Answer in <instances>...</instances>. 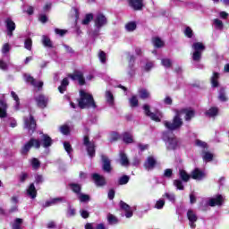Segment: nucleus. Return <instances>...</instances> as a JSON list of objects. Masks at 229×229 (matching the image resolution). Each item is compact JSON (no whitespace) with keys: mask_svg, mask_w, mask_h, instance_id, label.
<instances>
[{"mask_svg":"<svg viewBox=\"0 0 229 229\" xmlns=\"http://www.w3.org/2000/svg\"><path fill=\"white\" fill-rule=\"evenodd\" d=\"M175 115L174 116L172 122L164 121L163 124L170 131H174L175 130H180L181 126H183V121L182 120V114H185V121H192L193 117L196 116V111L191 108H182L174 110Z\"/></svg>","mask_w":229,"mask_h":229,"instance_id":"nucleus-1","label":"nucleus"},{"mask_svg":"<svg viewBox=\"0 0 229 229\" xmlns=\"http://www.w3.org/2000/svg\"><path fill=\"white\" fill-rule=\"evenodd\" d=\"M40 146L45 148V149L51 148L53 146V139L49 135L44 133H42L41 140L31 138L27 143L24 144V146L21 147L20 153L21 155L26 156L30 153L32 148L40 149Z\"/></svg>","mask_w":229,"mask_h":229,"instance_id":"nucleus-2","label":"nucleus"},{"mask_svg":"<svg viewBox=\"0 0 229 229\" xmlns=\"http://www.w3.org/2000/svg\"><path fill=\"white\" fill-rule=\"evenodd\" d=\"M78 106L81 110H85V108H98L94 97L90 93L81 89L80 98L78 99Z\"/></svg>","mask_w":229,"mask_h":229,"instance_id":"nucleus-3","label":"nucleus"},{"mask_svg":"<svg viewBox=\"0 0 229 229\" xmlns=\"http://www.w3.org/2000/svg\"><path fill=\"white\" fill-rule=\"evenodd\" d=\"M193 49V54L191 55V58L193 62L199 63L201 62V57L203 56V51H205L206 47L202 42H195L191 46Z\"/></svg>","mask_w":229,"mask_h":229,"instance_id":"nucleus-4","label":"nucleus"},{"mask_svg":"<svg viewBox=\"0 0 229 229\" xmlns=\"http://www.w3.org/2000/svg\"><path fill=\"white\" fill-rule=\"evenodd\" d=\"M82 144L86 148L89 157L94 158V157H96V141L90 140L89 135H84Z\"/></svg>","mask_w":229,"mask_h":229,"instance_id":"nucleus-5","label":"nucleus"},{"mask_svg":"<svg viewBox=\"0 0 229 229\" xmlns=\"http://www.w3.org/2000/svg\"><path fill=\"white\" fill-rule=\"evenodd\" d=\"M67 76L72 81H78L81 87H83V85L87 84V81H85V75L83 74V72L80 70H75L72 73H68Z\"/></svg>","mask_w":229,"mask_h":229,"instance_id":"nucleus-6","label":"nucleus"},{"mask_svg":"<svg viewBox=\"0 0 229 229\" xmlns=\"http://www.w3.org/2000/svg\"><path fill=\"white\" fill-rule=\"evenodd\" d=\"M24 128L28 130L30 135H33V133H35V131H37V121L35 120L33 114H30L29 118H24Z\"/></svg>","mask_w":229,"mask_h":229,"instance_id":"nucleus-7","label":"nucleus"},{"mask_svg":"<svg viewBox=\"0 0 229 229\" xmlns=\"http://www.w3.org/2000/svg\"><path fill=\"white\" fill-rule=\"evenodd\" d=\"M101 161H102V171L104 173H112L113 167H112V160H110V157L108 156L101 155L100 156Z\"/></svg>","mask_w":229,"mask_h":229,"instance_id":"nucleus-8","label":"nucleus"},{"mask_svg":"<svg viewBox=\"0 0 229 229\" xmlns=\"http://www.w3.org/2000/svg\"><path fill=\"white\" fill-rule=\"evenodd\" d=\"M95 28H97V30H99L101 28H103V26H106V24H108V19H106V16H105V14L103 13H98L97 14L95 20Z\"/></svg>","mask_w":229,"mask_h":229,"instance_id":"nucleus-9","label":"nucleus"},{"mask_svg":"<svg viewBox=\"0 0 229 229\" xmlns=\"http://www.w3.org/2000/svg\"><path fill=\"white\" fill-rule=\"evenodd\" d=\"M128 4L134 12H140L144 8V0H128Z\"/></svg>","mask_w":229,"mask_h":229,"instance_id":"nucleus-10","label":"nucleus"},{"mask_svg":"<svg viewBox=\"0 0 229 229\" xmlns=\"http://www.w3.org/2000/svg\"><path fill=\"white\" fill-rule=\"evenodd\" d=\"M5 28L7 30V36L13 37V30L17 26L15 25V21L12 20V18H6L5 21Z\"/></svg>","mask_w":229,"mask_h":229,"instance_id":"nucleus-11","label":"nucleus"},{"mask_svg":"<svg viewBox=\"0 0 229 229\" xmlns=\"http://www.w3.org/2000/svg\"><path fill=\"white\" fill-rule=\"evenodd\" d=\"M25 81L27 83H30L32 87H36L38 90H40L42 87H44V82L42 81L37 82V80H35V78H33V76L30 74H25Z\"/></svg>","mask_w":229,"mask_h":229,"instance_id":"nucleus-12","label":"nucleus"},{"mask_svg":"<svg viewBox=\"0 0 229 229\" xmlns=\"http://www.w3.org/2000/svg\"><path fill=\"white\" fill-rule=\"evenodd\" d=\"M143 110H144L145 114L147 115V117H150V119L152 121H155L156 123H160V121H161L160 117H158V115H157L155 113H151L149 105L145 104L143 106Z\"/></svg>","mask_w":229,"mask_h":229,"instance_id":"nucleus-13","label":"nucleus"},{"mask_svg":"<svg viewBox=\"0 0 229 229\" xmlns=\"http://www.w3.org/2000/svg\"><path fill=\"white\" fill-rule=\"evenodd\" d=\"M35 101H36L37 106H38V108L44 109L47 106L48 99L43 94H40L38 97H36Z\"/></svg>","mask_w":229,"mask_h":229,"instance_id":"nucleus-14","label":"nucleus"},{"mask_svg":"<svg viewBox=\"0 0 229 229\" xmlns=\"http://www.w3.org/2000/svg\"><path fill=\"white\" fill-rule=\"evenodd\" d=\"M144 167L148 171L155 169V167H157V159L152 156L148 157L147 160L144 162Z\"/></svg>","mask_w":229,"mask_h":229,"instance_id":"nucleus-15","label":"nucleus"},{"mask_svg":"<svg viewBox=\"0 0 229 229\" xmlns=\"http://www.w3.org/2000/svg\"><path fill=\"white\" fill-rule=\"evenodd\" d=\"M92 180L95 182L98 187L106 185V180L103 177V175H99V174H93Z\"/></svg>","mask_w":229,"mask_h":229,"instance_id":"nucleus-16","label":"nucleus"},{"mask_svg":"<svg viewBox=\"0 0 229 229\" xmlns=\"http://www.w3.org/2000/svg\"><path fill=\"white\" fill-rule=\"evenodd\" d=\"M206 176H207V174H205V172L201 171L199 168H195L191 172V178H192V180L201 181L204 178H206Z\"/></svg>","mask_w":229,"mask_h":229,"instance_id":"nucleus-17","label":"nucleus"},{"mask_svg":"<svg viewBox=\"0 0 229 229\" xmlns=\"http://www.w3.org/2000/svg\"><path fill=\"white\" fill-rule=\"evenodd\" d=\"M120 208H122V210H124L125 217H131L133 216V211H131V208L130 207V205L126 204V202L121 200Z\"/></svg>","mask_w":229,"mask_h":229,"instance_id":"nucleus-18","label":"nucleus"},{"mask_svg":"<svg viewBox=\"0 0 229 229\" xmlns=\"http://www.w3.org/2000/svg\"><path fill=\"white\" fill-rule=\"evenodd\" d=\"M209 207H221L223 205V195H216V198H212L208 202Z\"/></svg>","mask_w":229,"mask_h":229,"instance_id":"nucleus-19","label":"nucleus"},{"mask_svg":"<svg viewBox=\"0 0 229 229\" xmlns=\"http://www.w3.org/2000/svg\"><path fill=\"white\" fill-rule=\"evenodd\" d=\"M68 186L74 194H77V196H80V194H81V184L72 182L69 183Z\"/></svg>","mask_w":229,"mask_h":229,"instance_id":"nucleus-20","label":"nucleus"},{"mask_svg":"<svg viewBox=\"0 0 229 229\" xmlns=\"http://www.w3.org/2000/svg\"><path fill=\"white\" fill-rule=\"evenodd\" d=\"M27 194L30 196L32 199H35L37 198V188H35V183H30L28 190Z\"/></svg>","mask_w":229,"mask_h":229,"instance_id":"nucleus-21","label":"nucleus"},{"mask_svg":"<svg viewBox=\"0 0 229 229\" xmlns=\"http://www.w3.org/2000/svg\"><path fill=\"white\" fill-rule=\"evenodd\" d=\"M140 99H149L151 98V93L146 89H140L138 90Z\"/></svg>","mask_w":229,"mask_h":229,"instance_id":"nucleus-22","label":"nucleus"},{"mask_svg":"<svg viewBox=\"0 0 229 229\" xmlns=\"http://www.w3.org/2000/svg\"><path fill=\"white\" fill-rule=\"evenodd\" d=\"M124 144H133V136L131 133L125 131L122 134Z\"/></svg>","mask_w":229,"mask_h":229,"instance_id":"nucleus-23","label":"nucleus"},{"mask_svg":"<svg viewBox=\"0 0 229 229\" xmlns=\"http://www.w3.org/2000/svg\"><path fill=\"white\" fill-rule=\"evenodd\" d=\"M211 85L214 89L219 87V72H214L211 77Z\"/></svg>","mask_w":229,"mask_h":229,"instance_id":"nucleus-24","label":"nucleus"},{"mask_svg":"<svg viewBox=\"0 0 229 229\" xmlns=\"http://www.w3.org/2000/svg\"><path fill=\"white\" fill-rule=\"evenodd\" d=\"M120 164L124 167L130 165V159H128V156H126V153L124 152L120 153Z\"/></svg>","mask_w":229,"mask_h":229,"instance_id":"nucleus-25","label":"nucleus"},{"mask_svg":"<svg viewBox=\"0 0 229 229\" xmlns=\"http://www.w3.org/2000/svg\"><path fill=\"white\" fill-rule=\"evenodd\" d=\"M168 149H176L178 148V140L176 138H168Z\"/></svg>","mask_w":229,"mask_h":229,"instance_id":"nucleus-26","label":"nucleus"},{"mask_svg":"<svg viewBox=\"0 0 229 229\" xmlns=\"http://www.w3.org/2000/svg\"><path fill=\"white\" fill-rule=\"evenodd\" d=\"M218 99L222 103H226V101H228V97H226V89L225 88H220Z\"/></svg>","mask_w":229,"mask_h":229,"instance_id":"nucleus-27","label":"nucleus"},{"mask_svg":"<svg viewBox=\"0 0 229 229\" xmlns=\"http://www.w3.org/2000/svg\"><path fill=\"white\" fill-rule=\"evenodd\" d=\"M42 44L45 47H48L49 49H53V47H55L53 46V41H51V38L47 36L42 37Z\"/></svg>","mask_w":229,"mask_h":229,"instance_id":"nucleus-28","label":"nucleus"},{"mask_svg":"<svg viewBox=\"0 0 229 229\" xmlns=\"http://www.w3.org/2000/svg\"><path fill=\"white\" fill-rule=\"evenodd\" d=\"M187 217L190 223H196L198 221V216L194 213L192 209H189L187 211Z\"/></svg>","mask_w":229,"mask_h":229,"instance_id":"nucleus-29","label":"nucleus"},{"mask_svg":"<svg viewBox=\"0 0 229 229\" xmlns=\"http://www.w3.org/2000/svg\"><path fill=\"white\" fill-rule=\"evenodd\" d=\"M92 21H94V14L93 13H87L84 17V19L81 21V24L83 26H89V24H90V22H92Z\"/></svg>","mask_w":229,"mask_h":229,"instance_id":"nucleus-30","label":"nucleus"},{"mask_svg":"<svg viewBox=\"0 0 229 229\" xmlns=\"http://www.w3.org/2000/svg\"><path fill=\"white\" fill-rule=\"evenodd\" d=\"M179 176L182 182H189L191 180V174H187V171L181 169L179 170Z\"/></svg>","mask_w":229,"mask_h":229,"instance_id":"nucleus-31","label":"nucleus"},{"mask_svg":"<svg viewBox=\"0 0 229 229\" xmlns=\"http://www.w3.org/2000/svg\"><path fill=\"white\" fill-rule=\"evenodd\" d=\"M202 157L204 162H212L214 160V154L208 151H202Z\"/></svg>","mask_w":229,"mask_h":229,"instance_id":"nucleus-32","label":"nucleus"},{"mask_svg":"<svg viewBox=\"0 0 229 229\" xmlns=\"http://www.w3.org/2000/svg\"><path fill=\"white\" fill-rule=\"evenodd\" d=\"M206 115H208V117H216V115H217V114H219V109H217V107H210L208 111H206Z\"/></svg>","mask_w":229,"mask_h":229,"instance_id":"nucleus-33","label":"nucleus"},{"mask_svg":"<svg viewBox=\"0 0 229 229\" xmlns=\"http://www.w3.org/2000/svg\"><path fill=\"white\" fill-rule=\"evenodd\" d=\"M153 44L157 49H160V47H164L165 46L164 41L158 37L153 38Z\"/></svg>","mask_w":229,"mask_h":229,"instance_id":"nucleus-34","label":"nucleus"},{"mask_svg":"<svg viewBox=\"0 0 229 229\" xmlns=\"http://www.w3.org/2000/svg\"><path fill=\"white\" fill-rule=\"evenodd\" d=\"M130 106L131 108H137L139 106V98H137V96L133 95L130 99H129Z\"/></svg>","mask_w":229,"mask_h":229,"instance_id":"nucleus-35","label":"nucleus"},{"mask_svg":"<svg viewBox=\"0 0 229 229\" xmlns=\"http://www.w3.org/2000/svg\"><path fill=\"white\" fill-rule=\"evenodd\" d=\"M30 165L32 166V169H34L35 171L40 169V161L37 157H33L31 159Z\"/></svg>","mask_w":229,"mask_h":229,"instance_id":"nucleus-36","label":"nucleus"},{"mask_svg":"<svg viewBox=\"0 0 229 229\" xmlns=\"http://www.w3.org/2000/svg\"><path fill=\"white\" fill-rule=\"evenodd\" d=\"M161 64L163 65V67H165L166 69L173 67V62L169 58H163L161 60Z\"/></svg>","mask_w":229,"mask_h":229,"instance_id":"nucleus-37","label":"nucleus"},{"mask_svg":"<svg viewBox=\"0 0 229 229\" xmlns=\"http://www.w3.org/2000/svg\"><path fill=\"white\" fill-rule=\"evenodd\" d=\"M125 29L128 31H135V30H137V22L130 21V22L126 23Z\"/></svg>","mask_w":229,"mask_h":229,"instance_id":"nucleus-38","label":"nucleus"},{"mask_svg":"<svg viewBox=\"0 0 229 229\" xmlns=\"http://www.w3.org/2000/svg\"><path fill=\"white\" fill-rule=\"evenodd\" d=\"M22 218H15L13 224V229H22V227H21L22 225Z\"/></svg>","mask_w":229,"mask_h":229,"instance_id":"nucleus-39","label":"nucleus"},{"mask_svg":"<svg viewBox=\"0 0 229 229\" xmlns=\"http://www.w3.org/2000/svg\"><path fill=\"white\" fill-rule=\"evenodd\" d=\"M130 182L129 175H123L118 179V185H126Z\"/></svg>","mask_w":229,"mask_h":229,"instance_id":"nucleus-40","label":"nucleus"},{"mask_svg":"<svg viewBox=\"0 0 229 229\" xmlns=\"http://www.w3.org/2000/svg\"><path fill=\"white\" fill-rule=\"evenodd\" d=\"M106 99L109 105H114V94L110 90L106 91Z\"/></svg>","mask_w":229,"mask_h":229,"instance_id":"nucleus-41","label":"nucleus"},{"mask_svg":"<svg viewBox=\"0 0 229 229\" xmlns=\"http://www.w3.org/2000/svg\"><path fill=\"white\" fill-rule=\"evenodd\" d=\"M195 145L199 148H202V149H208V144L201 140H196Z\"/></svg>","mask_w":229,"mask_h":229,"instance_id":"nucleus-42","label":"nucleus"},{"mask_svg":"<svg viewBox=\"0 0 229 229\" xmlns=\"http://www.w3.org/2000/svg\"><path fill=\"white\" fill-rule=\"evenodd\" d=\"M60 131L63 135H71V128L69 125H62L60 127Z\"/></svg>","mask_w":229,"mask_h":229,"instance_id":"nucleus-43","label":"nucleus"},{"mask_svg":"<svg viewBox=\"0 0 229 229\" xmlns=\"http://www.w3.org/2000/svg\"><path fill=\"white\" fill-rule=\"evenodd\" d=\"M79 199L81 203H87V201H90V196L87 194L81 193L79 194Z\"/></svg>","mask_w":229,"mask_h":229,"instance_id":"nucleus-44","label":"nucleus"},{"mask_svg":"<svg viewBox=\"0 0 229 229\" xmlns=\"http://www.w3.org/2000/svg\"><path fill=\"white\" fill-rule=\"evenodd\" d=\"M184 35L187 38H192V37H194V32L191 27H186L184 30Z\"/></svg>","mask_w":229,"mask_h":229,"instance_id":"nucleus-45","label":"nucleus"},{"mask_svg":"<svg viewBox=\"0 0 229 229\" xmlns=\"http://www.w3.org/2000/svg\"><path fill=\"white\" fill-rule=\"evenodd\" d=\"M32 47H33V41L31 40V38H29L25 39V42H24L25 49H28V51H31Z\"/></svg>","mask_w":229,"mask_h":229,"instance_id":"nucleus-46","label":"nucleus"},{"mask_svg":"<svg viewBox=\"0 0 229 229\" xmlns=\"http://www.w3.org/2000/svg\"><path fill=\"white\" fill-rule=\"evenodd\" d=\"M98 58H99L101 64H106V53H105V51H103V50L99 51Z\"/></svg>","mask_w":229,"mask_h":229,"instance_id":"nucleus-47","label":"nucleus"},{"mask_svg":"<svg viewBox=\"0 0 229 229\" xmlns=\"http://www.w3.org/2000/svg\"><path fill=\"white\" fill-rule=\"evenodd\" d=\"M174 185L179 190V191H183L185 187L183 186V182L181 180H174Z\"/></svg>","mask_w":229,"mask_h":229,"instance_id":"nucleus-48","label":"nucleus"},{"mask_svg":"<svg viewBox=\"0 0 229 229\" xmlns=\"http://www.w3.org/2000/svg\"><path fill=\"white\" fill-rule=\"evenodd\" d=\"M107 221L110 225H115L119 222V220H117V217H115V216L109 214L107 216Z\"/></svg>","mask_w":229,"mask_h":229,"instance_id":"nucleus-49","label":"nucleus"},{"mask_svg":"<svg viewBox=\"0 0 229 229\" xmlns=\"http://www.w3.org/2000/svg\"><path fill=\"white\" fill-rule=\"evenodd\" d=\"M165 205V200L159 199L156 202L155 208H157V210H162Z\"/></svg>","mask_w":229,"mask_h":229,"instance_id":"nucleus-50","label":"nucleus"},{"mask_svg":"<svg viewBox=\"0 0 229 229\" xmlns=\"http://www.w3.org/2000/svg\"><path fill=\"white\" fill-rule=\"evenodd\" d=\"M35 183H36V185H40V183H44V175L36 174L35 175Z\"/></svg>","mask_w":229,"mask_h":229,"instance_id":"nucleus-51","label":"nucleus"},{"mask_svg":"<svg viewBox=\"0 0 229 229\" xmlns=\"http://www.w3.org/2000/svg\"><path fill=\"white\" fill-rule=\"evenodd\" d=\"M10 43H5L2 47V53L3 55H6L7 53H10Z\"/></svg>","mask_w":229,"mask_h":229,"instance_id":"nucleus-52","label":"nucleus"},{"mask_svg":"<svg viewBox=\"0 0 229 229\" xmlns=\"http://www.w3.org/2000/svg\"><path fill=\"white\" fill-rule=\"evenodd\" d=\"M64 148L67 153H71L72 151V146H71V143H69V141L64 142Z\"/></svg>","mask_w":229,"mask_h":229,"instance_id":"nucleus-53","label":"nucleus"},{"mask_svg":"<svg viewBox=\"0 0 229 229\" xmlns=\"http://www.w3.org/2000/svg\"><path fill=\"white\" fill-rule=\"evenodd\" d=\"M121 139V135H119L118 132H112L111 133V142H115L116 140H119Z\"/></svg>","mask_w":229,"mask_h":229,"instance_id":"nucleus-54","label":"nucleus"},{"mask_svg":"<svg viewBox=\"0 0 229 229\" xmlns=\"http://www.w3.org/2000/svg\"><path fill=\"white\" fill-rule=\"evenodd\" d=\"M11 96L14 101H16V105L20 106L21 105V99L19 98V96L15 91H11Z\"/></svg>","mask_w":229,"mask_h":229,"instance_id":"nucleus-55","label":"nucleus"},{"mask_svg":"<svg viewBox=\"0 0 229 229\" xmlns=\"http://www.w3.org/2000/svg\"><path fill=\"white\" fill-rule=\"evenodd\" d=\"M80 214L83 219H89V217H90V213L85 209H81Z\"/></svg>","mask_w":229,"mask_h":229,"instance_id":"nucleus-56","label":"nucleus"},{"mask_svg":"<svg viewBox=\"0 0 229 229\" xmlns=\"http://www.w3.org/2000/svg\"><path fill=\"white\" fill-rule=\"evenodd\" d=\"M47 21H49V19L47 18V15L46 14H40L38 17V21L42 22V24H46V22H47Z\"/></svg>","mask_w":229,"mask_h":229,"instance_id":"nucleus-57","label":"nucleus"},{"mask_svg":"<svg viewBox=\"0 0 229 229\" xmlns=\"http://www.w3.org/2000/svg\"><path fill=\"white\" fill-rule=\"evenodd\" d=\"M164 176L165 178H171V176H173V169L171 168L165 169L164 173Z\"/></svg>","mask_w":229,"mask_h":229,"instance_id":"nucleus-58","label":"nucleus"},{"mask_svg":"<svg viewBox=\"0 0 229 229\" xmlns=\"http://www.w3.org/2000/svg\"><path fill=\"white\" fill-rule=\"evenodd\" d=\"M50 201L52 205H56L57 203H62V201H64V198L62 197L54 198Z\"/></svg>","mask_w":229,"mask_h":229,"instance_id":"nucleus-59","label":"nucleus"},{"mask_svg":"<svg viewBox=\"0 0 229 229\" xmlns=\"http://www.w3.org/2000/svg\"><path fill=\"white\" fill-rule=\"evenodd\" d=\"M21 183H24L26 180H28V174L22 172L21 175L19 176Z\"/></svg>","mask_w":229,"mask_h":229,"instance_id":"nucleus-60","label":"nucleus"},{"mask_svg":"<svg viewBox=\"0 0 229 229\" xmlns=\"http://www.w3.org/2000/svg\"><path fill=\"white\" fill-rule=\"evenodd\" d=\"M107 198H108V199H111V200L115 198V190L114 189L109 190Z\"/></svg>","mask_w":229,"mask_h":229,"instance_id":"nucleus-61","label":"nucleus"},{"mask_svg":"<svg viewBox=\"0 0 229 229\" xmlns=\"http://www.w3.org/2000/svg\"><path fill=\"white\" fill-rule=\"evenodd\" d=\"M8 109L1 108L0 107V119H4L7 117L8 114L6 113Z\"/></svg>","mask_w":229,"mask_h":229,"instance_id":"nucleus-62","label":"nucleus"},{"mask_svg":"<svg viewBox=\"0 0 229 229\" xmlns=\"http://www.w3.org/2000/svg\"><path fill=\"white\" fill-rule=\"evenodd\" d=\"M0 108L8 109V104L4 98H0Z\"/></svg>","mask_w":229,"mask_h":229,"instance_id":"nucleus-63","label":"nucleus"},{"mask_svg":"<svg viewBox=\"0 0 229 229\" xmlns=\"http://www.w3.org/2000/svg\"><path fill=\"white\" fill-rule=\"evenodd\" d=\"M135 64V55H130L129 56V66L131 69L133 67V64Z\"/></svg>","mask_w":229,"mask_h":229,"instance_id":"nucleus-64","label":"nucleus"}]
</instances>
